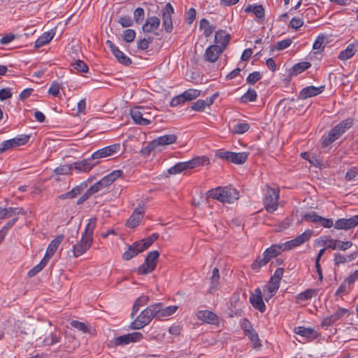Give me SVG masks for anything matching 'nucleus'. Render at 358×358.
Here are the masks:
<instances>
[{
  "label": "nucleus",
  "mask_w": 358,
  "mask_h": 358,
  "mask_svg": "<svg viewBox=\"0 0 358 358\" xmlns=\"http://www.w3.org/2000/svg\"><path fill=\"white\" fill-rule=\"evenodd\" d=\"M245 12L253 13L255 16L261 20L264 19V9L262 5H248L245 8Z\"/></svg>",
  "instance_id": "34"
},
{
  "label": "nucleus",
  "mask_w": 358,
  "mask_h": 358,
  "mask_svg": "<svg viewBox=\"0 0 358 358\" xmlns=\"http://www.w3.org/2000/svg\"><path fill=\"white\" fill-rule=\"evenodd\" d=\"M117 61L124 66H129L131 64V59L124 54L121 50H118L113 54Z\"/></svg>",
  "instance_id": "46"
},
{
  "label": "nucleus",
  "mask_w": 358,
  "mask_h": 358,
  "mask_svg": "<svg viewBox=\"0 0 358 358\" xmlns=\"http://www.w3.org/2000/svg\"><path fill=\"white\" fill-rule=\"evenodd\" d=\"M99 162H93L91 157L84 159L81 161H78L71 164L73 169H75L78 172H89L94 166H95Z\"/></svg>",
  "instance_id": "19"
},
{
  "label": "nucleus",
  "mask_w": 358,
  "mask_h": 358,
  "mask_svg": "<svg viewBox=\"0 0 358 358\" xmlns=\"http://www.w3.org/2000/svg\"><path fill=\"white\" fill-rule=\"evenodd\" d=\"M143 252L139 247L137 242L134 243L131 245L129 247L127 250H126L122 255V259L124 260H130L133 257H136L138 254Z\"/></svg>",
  "instance_id": "32"
},
{
  "label": "nucleus",
  "mask_w": 358,
  "mask_h": 358,
  "mask_svg": "<svg viewBox=\"0 0 358 358\" xmlns=\"http://www.w3.org/2000/svg\"><path fill=\"white\" fill-rule=\"evenodd\" d=\"M153 306L156 319L157 320H161L163 317L170 316L178 310L177 306L164 307V305L162 303H157L153 304Z\"/></svg>",
  "instance_id": "13"
},
{
  "label": "nucleus",
  "mask_w": 358,
  "mask_h": 358,
  "mask_svg": "<svg viewBox=\"0 0 358 358\" xmlns=\"http://www.w3.org/2000/svg\"><path fill=\"white\" fill-rule=\"evenodd\" d=\"M279 192V189L271 188L267 186L266 192L264 199V206L268 213H273L278 209Z\"/></svg>",
  "instance_id": "4"
},
{
  "label": "nucleus",
  "mask_w": 358,
  "mask_h": 358,
  "mask_svg": "<svg viewBox=\"0 0 358 358\" xmlns=\"http://www.w3.org/2000/svg\"><path fill=\"white\" fill-rule=\"evenodd\" d=\"M54 33L48 31L43 33L35 42V48H39L45 44H48L53 38Z\"/></svg>",
  "instance_id": "36"
},
{
  "label": "nucleus",
  "mask_w": 358,
  "mask_h": 358,
  "mask_svg": "<svg viewBox=\"0 0 358 358\" xmlns=\"http://www.w3.org/2000/svg\"><path fill=\"white\" fill-rule=\"evenodd\" d=\"M294 331L295 334L310 340H314L318 336L317 333L313 328L297 327Z\"/></svg>",
  "instance_id": "30"
},
{
  "label": "nucleus",
  "mask_w": 358,
  "mask_h": 358,
  "mask_svg": "<svg viewBox=\"0 0 358 358\" xmlns=\"http://www.w3.org/2000/svg\"><path fill=\"white\" fill-rule=\"evenodd\" d=\"M284 269L278 268L269 280V285L267 286V290L270 293L269 297L275 294L280 287V282L282 278Z\"/></svg>",
  "instance_id": "10"
},
{
  "label": "nucleus",
  "mask_w": 358,
  "mask_h": 358,
  "mask_svg": "<svg viewBox=\"0 0 358 358\" xmlns=\"http://www.w3.org/2000/svg\"><path fill=\"white\" fill-rule=\"evenodd\" d=\"M143 338L142 333L135 331L124 334L113 338V343L115 346L128 345L131 343L140 341Z\"/></svg>",
  "instance_id": "8"
},
{
  "label": "nucleus",
  "mask_w": 358,
  "mask_h": 358,
  "mask_svg": "<svg viewBox=\"0 0 358 358\" xmlns=\"http://www.w3.org/2000/svg\"><path fill=\"white\" fill-rule=\"evenodd\" d=\"M357 51V45L354 43L349 44L347 48L341 52L338 59L346 60L351 58Z\"/></svg>",
  "instance_id": "33"
},
{
  "label": "nucleus",
  "mask_w": 358,
  "mask_h": 358,
  "mask_svg": "<svg viewBox=\"0 0 358 358\" xmlns=\"http://www.w3.org/2000/svg\"><path fill=\"white\" fill-rule=\"evenodd\" d=\"M257 92L253 89H249L246 93H245L241 97V101L242 103H246L249 101H255L257 99Z\"/></svg>",
  "instance_id": "44"
},
{
  "label": "nucleus",
  "mask_w": 358,
  "mask_h": 358,
  "mask_svg": "<svg viewBox=\"0 0 358 358\" xmlns=\"http://www.w3.org/2000/svg\"><path fill=\"white\" fill-rule=\"evenodd\" d=\"M250 302L252 306L259 312H265L266 306L262 299V291L259 288H257L254 293L251 294Z\"/></svg>",
  "instance_id": "18"
},
{
  "label": "nucleus",
  "mask_w": 358,
  "mask_h": 358,
  "mask_svg": "<svg viewBox=\"0 0 358 358\" xmlns=\"http://www.w3.org/2000/svg\"><path fill=\"white\" fill-rule=\"evenodd\" d=\"M75 69H76L79 72L86 73L88 71L89 69L85 62L80 59L76 60L74 63L71 64Z\"/></svg>",
  "instance_id": "55"
},
{
  "label": "nucleus",
  "mask_w": 358,
  "mask_h": 358,
  "mask_svg": "<svg viewBox=\"0 0 358 358\" xmlns=\"http://www.w3.org/2000/svg\"><path fill=\"white\" fill-rule=\"evenodd\" d=\"M96 220H97L96 217H92L89 220L83 236L93 240V233L94 229L96 228Z\"/></svg>",
  "instance_id": "38"
},
{
  "label": "nucleus",
  "mask_w": 358,
  "mask_h": 358,
  "mask_svg": "<svg viewBox=\"0 0 358 358\" xmlns=\"http://www.w3.org/2000/svg\"><path fill=\"white\" fill-rule=\"evenodd\" d=\"M145 16V12L143 8L138 7L134 12V19L136 24H141Z\"/></svg>",
  "instance_id": "56"
},
{
  "label": "nucleus",
  "mask_w": 358,
  "mask_h": 358,
  "mask_svg": "<svg viewBox=\"0 0 358 358\" xmlns=\"http://www.w3.org/2000/svg\"><path fill=\"white\" fill-rule=\"evenodd\" d=\"M15 141L12 138L10 140L5 141L0 144V152H4L6 150L16 148Z\"/></svg>",
  "instance_id": "54"
},
{
  "label": "nucleus",
  "mask_w": 358,
  "mask_h": 358,
  "mask_svg": "<svg viewBox=\"0 0 358 358\" xmlns=\"http://www.w3.org/2000/svg\"><path fill=\"white\" fill-rule=\"evenodd\" d=\"M92 241V239L82 235L80 241L73 247L74 257H78L84 254L91 247Z\"/></svg>",
  "instance_id": "15"
},
{
  "label": "nucleus",
  "mask_w": 358,
  "mask_h": 358,
  "mask_svg": "<svg viewBox=\"0 0 358 358\" xmlns=\"http://www.w3.org/2000/svg\"><path fill=\"white\" fill-rule=\"evenodd\" d=\"M207 106L208 103L206 101L199 99L192 104L191 108L196 111H203Z\"/></svg>",
  "instance_id": "59"
},
{
  "label": "nucleus",
  "mask_w": 358,
  "mask_h": 358,
  "mask_svg": "<svg viewBox=\"0 0 358 358\" xmlns=\"http://www.w3.org/2000/svg\"><path fill=\"white\" fill-rule=\"evenodd\" d=\"M230 38V34H227L224 30L220 29L215 34V45H219L220 48L224 50L229 43Z\"/></svg>",
  "instance_id": "28"
},
{
  "label": "nucleus",
  "mask_w": 358,
  "mask_h": 358,
  "mask_svg": "<svg viewBox=\"0 0 358 358\" xmlns=\"http://www.w3.org/2000/svg\"><path fill=\"white\" fill-rule=\"evenodd\" d=\"M25 212L22 208H0V219L9 218L17 215H24Z\"/></svg>",
  "instance_id": "31"
},
{
  "label": "nucleus",
  "mask_w": 358,
  "mask_h": 358,
  "mask_svg": "<svg viewBox=\"0 0 358 358\" xmlns=\"http://www.w3.org/2000/svg\"><path fill=\"white\" fill-rule=\"evenodd\" d=\"M136 37V32L134 30L128 29L124 32V40L127 43L134 41Z\"/></svg>",
  "instance_id": "64"
},
{
  "label": "nucleus",
  "mask_w": 358,
  "mask_h": 358,
  "mask_svg": "<svg viewBox=\"0 0 358 358\" xmlns=\"http://www.w3.org/2000/svg\"><path fill=\"white\" fill-rule=\"evenodd\" d=\"M219 280H220L219 269L217 268H214L212 271V276L210 277V290L211 292L217 290L218 289Z\"/></svg>",
  "instance_id": "40"
},
{
  "label": "nucleus",
  "mask_w": 358,
  "mask_h": 358,
  "mask_svg": "<svg viewBox=\"0 0 358 358\" xmlns=\"http://www.w3.org/2000/svg\"><path fill=\"white\" fill-rule=\"evenodd\" d=\"M302 220L305 221H310L315 224H320L324 228L327 229L334 226L332 219L323 217L317 215L315 212H311L303 215Z\"/></svg>",
  "instance_id": "9"
},
{
  "label": "nucleus",
  "mask_w": 358,
  "mask_h": 358,
  "mask_svg": "<svg viewBox=\"0 0 358 358\" xmlns=\"http://www.w3.org/2000/svg\"><path fill=\"white\" fill-rule=\"evenodd\" d=\"M160 24V20L156 16L148 17L142 27L144 33H150L157 30Z\"/></svg>",
  "instance_id": "29"
},
{
  "label": "nucleus",
  "mask_w": 358,
  "mask_h": 358,
  "mask_svg": "<svg viewBox=\"0 0 358 358\" xmlns=\"http://www.w3.org/2000/svg\"><path fill=\"white\" fill-rule=\"evenodd\" d=\"M346 314H348V309L338 308L332 315L324 318L322 320L321 325L322 327H329Z\"/></svg>",
  "instance_id": "20"
},
{
  "label": "nucleus",
  "mask_w": 358,
  "mask_h": 358,
  "mask_svg": "<svg viewBox=\"0 0 358 358\" xmlns=\"http://www.w3.org/2000/svg\"><path fill=\"white\" fill-rule=\"evenodd\" d=\"M120 145L117 144H113L109 146H106L94 152L91 155V159L94 161L95 159L107 157L115 153L119 149Z\"/></svg>",
  "instance_id": "22"
},
{
  "label": "nucleus",
  "mask_w": 358,
  "mask_h": 358,
  "mask_svg": "<svg viewBox=\"0 0 358 358\" xmlns=\"http://www.w3.org/2000/svg\"><path fill=\"white\" fill-rule=\"evenodd\" d=\"M324 90V86H320L319 87H314L313 85L303 88L299 94V98L301 99H306L308 98L315 96L322 93Z\"/></svg>",
  "instance_id": "26"
},
{
  "label": "nucleus",
  "mask_w": 358,
  "mask_h": 358,
  "mask_svg": "<svg viewBox=\"0 0 358 358\" xmlns=\"http://www.w3.org/2000/svg\"><path fill=\"white\" fill-rule=\"evenodd\" d=\"M358 225V215L350 218H341L334 223V228L338 230H349Z\"/></svg>",
  "instance_id": "14"
},
{
  "label": "nucleus",
  "mask_w": 358,
  "mask_h": 358,
  "mask_svg": "<svg viewBox=\"0 0 358 358\" xmlns=\"http://www.w3.org/2000/svg\"><path fill=\"white\" fill-rule=\"evenodd\" d=\"M317 295L316 289H308L305 290L304 292L300 293L296 296V299L298 301H305L308 299H311L313 296Z\"/></svg>",
  "instance_id": "45"
},
{
  "label": "nucleus",
  "mask_w": 358,
  "mask_h": 358,
  "mask_svg": "<svg viewBox=\"0 0 358 358\" xmlns=\"http://www.w3.org/2000/svg\"><path fill=\"white\" fill-rule=\"evenodd\" d=\"M313 234V230L308 229L306 230L303 233L300 234L299 236H296L295 238L285 242V245H287V248L288 250H291L294 247L299 246L302 245L303 243L307 242L310 240L312 235Z\"/></svg>",
  "instance_id": "17"
},
{
  "label": "nucleus",
  "mask_w": 358,
  "mask_h": 358,
  "mask_svg": "<svg viewBox=\"0 0 358 358\" xmlns=\"http://www.w3.org/2000/svg\"><path fill=\"white\" fill-rule=\"evenodd\" d=\"M268 262L269 260L266 256H258L252 263V268L254 270L259 269L265 266Z\"/></svg>",
  "instance_id": "50"
},
{
  "label": "nucleus",
  "mask_w": 358,
  "mask_h": 358,
  "mask_svg": "<svg viewBox=\"0 0 358 358\" xmlns=\"http://www.w3.org/2000/svg\"><path fill=\"white\" fill-rule=\"evenodd\" d=\"M145 215L144 206H139L136 208L133 211L130 217L126 222V226L130 228H134L137 227Z\"/></svg>",
  "instance_id": "16"
},
{
  "label": "nucleus",
  "mask_w": 358,
  "mask_h": 358,
  "mask_svg": "<svg viewBox=\"0 0 358 358\" xmlns=\"http://www.w3.org/2000/svg\"><path fill=\"white\" fill-rule=\"evenodd\" d=\"M292 43V39L287 38L284 39L282 41H278L275 43L274 48L272 49V50H282L287 48H288Z\"/></svg>",
  "instance_id": "58"
},
{
  "label": "nucleus",
  "mask_w": 358,
  "mask_h": 358,
  "mask_svg": "<svg viewBox=\"0 0 358 358\" xmlns=\"http://www.w3.org/2000/svg\"><path fill=\"white\" fill-rule=\"evenodd\" d=\"M210 163L209 158L206 156L196 157L191 160L184 162H178L173 166L168 169L170 175H175L181 173L187 169H192L199 166L208 164Z\"/></svg>",
  "instance_id": "2"
},
{
  "label": "nucleus",
  "mask_w": 358,
  "mask_h": 358,
  "mask_svg": "<svg viewBox=\"0 0 358 358\" xmlns=\"http://www.w3.org/2000/svg\"><path fill=\"white\" fill-rule=\"evenodd\" d=\"M159 256V253L157 250L150 252L145 259V262L138 267L137 270L138 273L139 275L148 274L154 271L156 268Z\"/></svg>",
  "instance_id": "6"
},
{
  "label": "nucleus",
  "mask_w": 358,
  "mask_h": 358,
  "mask_svg": "<svg viewBox=\"0 0 358 358\" xmlns=\"http://www.w3.org/2000/svg\"><path fill=\"white\" fill-rule=\"evenodd\" d=\"M262 76L259 71H255L248 75L246 78L248 83L254 85L262 78Z\"/></svg>",
  "instance_id": "61"
},
{
  "label": "nucleus",
  "mask_w": 358,
  "mask_h": 358,
  "mask_svg": "<svg viewBox=\"0 0 358 358\" xmlns=\"http://www.w3.org/2000/svg\"><path fill=\"white\" fill-rule=\"evenodd\" d=\"M196 317L199 320L208 324H218L219 323L217 315L208 310L198 311L196 313Z\"/></svg>",
  "instance_id": "25"
},
{
  "label": "nucleus",
  "mask_w": 358,
  "mask_h": 358,
  "mask_svg": "<svg viewBox=\"0 0 358 358\" xmlns=\"http://www.w3.org/2000/svg\"><path fill=\"white\" fill-rule=\"evenodd\" d=\"M173 13L174 9L170 3H168L162 10L163 26L167 33H171L173 30L171 15Z\"/></svg>",
  "instance_id": "12"
},
{
  "label": "nucleus",
  "mask_w": 358,
  "mask_h": 358,
  "mask_svg": "<svg viewBox=\"0 0 358 358\" xmlns=\"http://www.w3.org/2000/svg\"><path fill=\"white\" fill-rule=\"evenodd\" d=\"M208 198L217 199L222 203H234L239 197V192L234 188L218 187L207 192Z\"/></svg>",
  "instance_id": "1"
},
{
  "label": "nucleus",
  "mask_w": 358,
  "mask_h": 358,
  "mask_svg": "<svg viewBox=\"0 0 358 358\" xmlns=\"http://www.w3.org/2000/svg\"><path fill=\"white\" fill-rule=\"evenodd\" d=\"M123 172L121 170H115L103 177L108 185H110L116 179L121 177Z\"/></svg>",
  "instance_id": "48"
},
{
  "label": "nucleus",
  "mask_w": 358,
  "mask_h": 358,
  "mask_svg": "<svg viewBox=\"0 0 358 358\" xmlns=\"http://www.w3.org/2000/svg\"><path fill=\"white\" fill-rule=\"evenodd\" d=\"M186 101H190L195 99L200 95V90L195 89H189L182 93Z\"/></svg>",
  "instance_id": "47"
},
{
  "label": "nucleus",
  "mask_w": 358,
  "mask_h": 358,
  "mask_svg": "<svg viewBox=\"0 0 358 358\" xmlns=\"http://www.w3.org/2000/svg\"><path fill=\"white\" fill-rule=\"evenodd\" d=\"M130 114L132 120L136 124L140 125H148L151 121L148 117H143L145 115H149L145 113V109L143 107H134L131 109Z\"/></svg>",
  "instance_id": "11"
},
{
  "label": "nucleus",
  "mask_w": 358,
  "mask_h": 358,
  "mask_svg": "<svg viewBox=\"0 0 358 358\" xmlns=\"http://www.w3.org/2000/svg\"><path fill=\"white\" fill-rule=\"evenodd\" d=\"M60 340L61 337L59 336H57L56 334L51 333L49 336L44 338L43 344L45 345H52L60 342Z\"/></svg>",
  "instance_id": "53"
},
{
  "label": "nucleus",
  "mask_w": 358,
  "mask_h": 358,
  "mask_svg": "<svg viewBox=\"0 0 358 358\" xmlns=\"http://www.w3.org/2000/svg\"><path fill=\"white\" fill-rule=\"evenodd\" d=\"M245 335L248 336L250 338L251 342L253 343V347L255 348H259L261 346V343H260V341H259L258 334H257V332L255 331V329H253L252 328L250 329L245 330Z\"/></svg>",
  "instance_id": "42"
},
{
  "label": "nucleus",
  "mask_w": 358,
  "mask_h": 358,
  "mask_svg": "<svg viewBox=\"0 0 358 358\" xmlns=\"http://www.w3.org/2000/svg\"><path fill=\"white\" fill-rule=\"evenodd\" d=\"M177 136L175 134H166L161 136L150 142L145 150L148 152L155 150L159 146H165L173 144L177 141Z\"/></svg>",
  "instance_id": "7"
},
{
  "label": "nucleus",
  "mask_w": 358,
  "mask_h": 358,
  "mask_svg": "<svg viewBox=\"0 0 358 358\" xmlns=\"http://www.w3.org/2000/svg\"><path fill=\"white\" fill-rule=\"evenodd\" d=\"M311 66V64L308 62H303L296 64L292 69V74L296 76L303 71L307 70Z\"/></svg>",
  "instance_id": "41"
},
{
  "label": "nucleus",
  "mask_w": 358,
  "mask_h": 358,
  "mask_svg": "<svg viewBox=\"0 0 358 358\" xmlns=\"http://www.w3.org/2000/svg\"><path fill=\"white\" fill-rule=\"evenodd\" d=\"M351 126L352 121L350 119L344 120L329 131L330 136H334V138L338 139L348 129L350 128Z\"/></svg>",
  "instance_id": "23"
},
{
  "label": "nucleus",
  "mask_w": 358,
  "mask_h": 358,
  "mask_svg": "<svg viewBox=\"0 0 358 358\" xmlns=\"http://www.w3.org/2000/svg\"><path fill=\"white\" fill-rule=\"evenodd\" d=\"M200 28L203 29V34L206 37L210 36L214 30L213 27L209 26V22L206 19H202L200 21Z\"/></svg>",
  "instance_id": "49"
},
{
  "label": "nucleus",
  "mask_w": 358,
  "mask_h": 358,
  "mask_svg": "<svg viewBox=\"0 0 358 358\" xmlns=\"http://www.w3.org/2000/svg\"><path fill=\"white\" fill-rule=\"evenodd\" d=\"M149 301V296H141L138 297L134 302L131 313V317H134V315L137 313V312L139 310V308L141 306H143L148 303Z\"/></svg>",
  "instance_id": "35"
},
{
  "label": "nucleus",
  "mask_w": 358,
  "mask_h": 358,
  "mask_svg": "<svg viewBox=\"0 0 358 358\" xmlns=\"http://www.w3.org/2000/svg\"><path fill=\"white\" fill-rule=\"evenodd\" d=\"M288 250L285 243L273 245L270 248H267L262 254L263 256H266L270 261L272 258H274L279 255L282 251Z\"/></svg>",
  "instance_id": "27"
},
{
  "label": "nucleus",
  "mask_w": 358,
  "mask_h": 358,
  "mask_svg": "<svg viewBox=\"0 0 358 358\" xmlns=\"http://www.w3.org/2000/svg\"><path fill=\"white\" fill-rule=\"evenodd\" d=\"M216 156L220 159H224L235 164H243L248 159L249 153L247 152H234L219 150L216 153Z\"/></svg>",
  "instance_id": "5"
},
{
  "label": "nucleus",
  "mask_w": 358,
  "mask_h": 358,
  "mask_svg": "<svg viewBox=\"0 0 358 358\" xmlns=\"http://www.w3.org/2000/svg\"><path fill=\"white\" fill-rule=\"evenodd\" d=\"M72 170L73 166L71 164L61 165L54 170V173L57 175H67L71 173Z\"/></svg>",
  "instance_id": "52"
},
{
  "label": "nucleus",
  "mask_w": 358,
  "mask_h": 358,
  "mask_svg": "<svg viewBox=\"0 0 358 358\" xmlns=\"http://www.w3.org/2000/svg\"><path fill=\"white\" fill-rule=\"evenodd\" d=\"M64 236L59 235L57 236L55 239H53L50 243L49 244L47 251L49 253H52V255L55 254L56 250H57L59 245L61 244L62 241H63Z\"/></svg>",
  "instance_id": "43"
},
{
  "label": "nucleus",
  "mask_w": 358,
  "mask_h": 358,
  "mask_svg": "<svg viewBox=\"0 0 358 358\" xmlns=\"http://www.w3.org/2000/svg\"><path fill=\"white\" fill-rule=\"evenodd\" d=\"M138 244L139 247L141 248L142 251L148 249L154 242L152 241V239L150 238V237H147L145 238H143L139 241H136Z\"/></svg>",
  "instance_id": "63"
},
{
  "label": "nucleus",
  "mask_w": 358,
  "mask_h": 358,
  "mask_svg": "<svg viewBox=\"0 0 358 358\" xmlns=\"http://www.w3.org/2000/svg\"><path fill=\"white\" fill-rule=\"evenodd\" d=\"M223 52L224 50L220 48L219 45H211L206 50L204 59L209 62H215Z\"/></svg>",
  "instance_id": "21"
},
{
  "label": "nucleus",
  "mask_w": 358,
  "mask_h": 358,
  "mask_svg": "<svg viewBox=\"0 0 358 358\" xmlns=\"http://www.w3.org/2000/svg\"><path fill=\"white\" fill-rule=\"evenodd\" d=\"M250 129L249 124L246 122L238 123L234 127V133L242 134L248 131Z\"/></svg>",
  "instance_id": "57"
},
{
  "label": "nucleus",
  "mask_w": 358,
  "mask_h": 358,
  "mask_svg": "<svg viewBox=\"0 0 358 358\" xmlns=\"http://www.w3.org/2000/svg\"><path fill=\"white\" fill-rule=\"evenodd\" d=\"M358 257V250L354 251L348 255H345L341 252H335L334 254V264L336 266L350 262Z\"/></svg>",
  "instance_id": "24"
},
{
  "label": "nucleus",
  "mask_w": 358,
  "mask_h": 358,
  "mask_svg": "<svg viewBox=\"0 0 358 358\" xmlns=\"http://www.w3.org/2000/svg\"><path fill=\"white\" fill-rule=\"evenodd\" d=\"M17 217H14L11 220L8 221L0 230V236L4 238L5 236L8 233V230L15 224L17 220Z\"/></svg>",
  "instance_id": "60"
},
{
  "label": "nucleus",
  "mask_w": 358,
  "mask_h": 358,
  "mask_svg": "<svg viewBox=\"0 0 358 358\" xmlns=\"http://www.w3.org/2000/svg\"><path fill=\"white\" fill-rule=\"evenodd\" d=\"M153 318H156V315L152 304L141 311L136 318L130 324L129 329L134 330L141 329L149 324Z\"/></svg>",
  "instance_id": "3"
},
{
  "label": "nucleus",
  "mask_w": 358,
  "mask_h": 358,
  "mask_svg": "<svg viewBox=\"0 0 358 358\" xmlns=\"http://www.w3.org/2000/svg\"><path fill=\"white\" fill-rule=\"evenodd\" d=\"M109 185L106 182L105 180L101 178L99 181L96 182L92 186H91L88 190L91 193L92 195H94L96 193L99 192H103L106 188H107Z\"/></svg>",
  "instance_id": "37"
},
{
  "label": "nucleus",
  "mask_w": 358,
  "mask_h": 358,
  "mask_svg": "<svg viewBox=\"0 0 358 358\" xmlns=\"http://www.w3.org/2000/svg\"><path fill=\"white\" fill-rule=\"evenodd\" d=\"M352 242L350 241H343L341 240H337L336 250L345 251L348 249L350 248L352 246Z\"/></svg>",
  "instance_id": "62"
},
{
  "label": "nucleus",
  "mask_w": 358,
  "mask_h": 358,
  "mask_svg": "<svg viewBox=\"0 0 358 358\" xmlns=\"http://www.w3.org/2000/svg\"><path fill=\"white\" fill-rule=\"evenodd\" d=\"M326 39L327 36L324 34L319 35L313 43V48L314 50H319V52L322 51L324 48V43Z\"/></svg>",
  "instance_id": "51"
},
{
  "label": "nucleus",
  "mask_w": 358,
  "mask_h": 358,
  "mask_svg": "<svg viewBox=\"0 0 358 358\" xmlns=\"http://www.w3.org/2000/svg\"><path fill=\"white\" fill-rule=\"evenodd\" d=\"M70 324L71 325V327L77 329L79 331H81L85 334H92V328L90 325L87 324L84 322H81L77 320H72L70 322Z\"/></svg>",
  "instance_id": "39"
}]
</instances>
